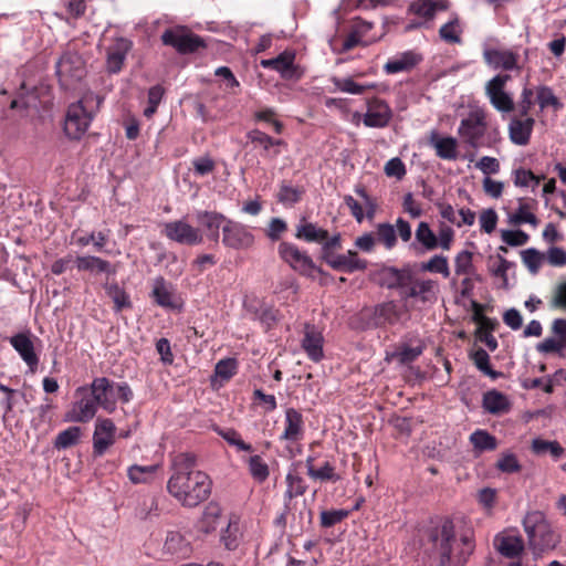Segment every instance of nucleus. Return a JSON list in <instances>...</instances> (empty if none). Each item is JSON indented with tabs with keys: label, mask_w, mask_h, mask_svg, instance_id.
Masks as SVG:
<instances>
[{
	"label": "nucleus",
	"mask_w": 566,
	"mask_h": 566,
	"mask_svg": "<svg viewBox=\"0 0 566 566\" xmlns=\"http://www.w3.org/2000/svg\"><path fill=\"white\" fill-rule=\"evenodd\" d=\"M429 539L440 566H464L475 547L471 533L467 532L458 537L450 520H444L440 526L432 528Z\"/></svg>",
	"instance_id": "nucleus-1"
},
{
	"label": "nucleus",
	"mask_w": 566,
	"mask_h": 566,
	"mask_svg": "<svg viewBox=\"0 0 566 566\" xmlns=\"http://www.w3.org/2000/svg\"><path fill=\"white\" fill-rule=\"evenodd\" d=\"M168 492L184 506L195 507L211 493V480L202 472H175L167 484Z\"/></svg>",
	"instance_id": "nucleus-2"
},
{
	"label": "nucleus",
	"mask_w": 566,
	"mask_h": 566,
	"mask_svg": "<svg viewBox=\"0 0 566 566\" xmlns=\"http://www.w3.org/2000/svg\"><path fill=\"white\" fill-rule=\"evenodd\" d=\"M101 102L98 95L90 93L67 107L63 129L69 139L80 140L85 135Z\"/></svg>",
	"instance_id": "nucleus-3"
},
{
	"label": "nucleus",
	"mask_w": 566,
	"mask_h": 566,
	"mask_svg": "<svg viewBox=\"0 0 566 566\" xmlns=\"http://www.w3.org/2000/svg\"><path fill=\"white\" fill-rule=\"evenodd\" d=\"M522 524L527 536L528 547L536 558L543 552L554 549L557 546L559 536L553 531L543 512H527Z\"/></svg>",
	"instance_id": "nucleus-4"
},
{
	"label": "nucleus",
	"mask_w": 566,
	"mask_h": 566,
	"mask_svg": "<svg viewBox=\"0 0 566 566\" xmlns=\"http://www.w3.org/2000/svg\"><path fill=\"white\" fill-rule=\"evenodd\" d=\"M401 313L396 301H386L374 306L363 307L350 317L349 326L357 331L392 326L400 321Z\"/></svg>",
	"instance_id": "nucleus-5"
},
{
	"label": "nucleus",
	"mask_w": 566,
	"mask_h": 566,
	"mask_svg": "<svg viewBox=\"0 0 566 566\" xmlns=\"http://www.w3.org/2000/svg\"><path fill=\"white\" fill-rule=\"evenodd\" d=\"M56 75L62 87H74L86 75L85 61L75 50L67 46L56 62Z\"/></svg>",
	"instance_id": "nucleus-6"
},
{
	"label": "nucleus",
	"mask_w": 566,
	"mask_h": 566,
	"mask_svg": "<svg viewBox=\"0 0 566 566\" xmlns=\"http://www.w3.org/2000/svg\"><path fill=\"white\" fill-rule=\"evenodd\" d=\"M161 42L174 48L180 54H190L207 46L205 40L192 33L186 27H177L165 30Z\"/></svg>",
	"instance_id": "nucleus-7"
},
{
	"label": "nucleus",
	"mask_w": 566,
	"mask_h": 566,
	"mask_svg": "<svg viewBox=\"0 0 566 566\" xmlns=\"http://www.w3.org/2000/svg\"><path fill=\"white\" fill-rule=\"evenodd\" d=\"M277 253L285 263L302 275L313 277L314 273H322L312 258L294 243L281 242L277 247Z\"/></svg>",
	"instance_id": "nucleus-8"
},
{
	"label": "nucleus",
	"mask_w": 566,
	"mask_h": 566,
	"mask_svg": "<svg viewBox=\"0 0 566 566\" xmlns=\"http://www.w3.org/2000/svg\"><path fill=\"white\" fill-rule=\"evenodd\" d=\"M488 128L486 116L483 111H472L463 118L458 128L462 142L472 148L482 146V138Z\"/></svg>",
	"instance_id": "nucleus-9"
},
{
	"label": "nucleus",
	"mask_w": 566,
	"mask_h": 566,
	"mask_svg": "<svg viewBox=\"0 0 566 566\" xmlns=\"http://www.w3.org/2000/svg\"><path fill=\"white\" fill-rule=\"evenodd\" d=\"M254 234L241 222L229 219L222 227V244L233 250H248L253 247Z\"/></svg>",
	"instance_id": "nucleus-10"
},
{
	"label": "nucleus",
	"mask_w": 566,
	"mask_h": 566,
	"mask_svg": "<svg viewBox=\"0 0 566 566\" xmlns=\"http://www.w3.org/2000/svg\"><path fill=\"white\" fill-rule=\"evenodd\" d=\"M483 60L493 70L520 73L524 67V63H520L518 52L511 49L486 48L483 51Z\"/></svg>",
	"instance_id": "nucleus-11"
},
{
	"label": "nucleus",
	"mask_w": 566,
	"mask_h": 566,
	"mask_svg": "<svg viewBox=\"0 0 566 566\" xmlns=\"http://www.w3.org/2000/svg\"><path fill=\"white\" fill-rule=\"evenodd\" d=\"M163 234L171 241L186 245H197L203 241L200 230L185 220L166 222L164 224Z\"/></svg>",
	"instance_id": "nucleus-12"
},
{
	"label": "nucleus",
	"mask_w": 566,
	"mask_h": 566,
	"mask_svg": "<svg viewBox=\"0 0 566 566\" xmlns=\"http://www.w3.org/2000/svg\"><path fill=\"white\" fill-rule=\"evenodd\" d=\"M411 265L407 264L401 269L395 266H382L376 273V281L381 287L399 290L403 295L406 286L411 282Z\"/></svg>",
	"instance_id": "nucleus-13"
},
{
	"label": "nucleus",
	"mask_w": 566,
	"mask_h": 566,
	"mask_svg": "<svg viewBox=\"0 0 566 566\" xmlns=\"http://www.w3.org/2000/svg\"><path fill=\"white\" fill-rule=\"evenodd\" d=\"M245 310L253 321H258L265 332L274 328L281 321V312L272 304L264 301L252 300L245 303Z\"/></svg>",
	"instance_id": "nucleus-14"
},
{
	"label": "nucleus",
	"mask_w": 566,
	"mask_h": 566,
	"mask_svg": "<svg viewBox=\"0 0 566 566\" xmlns=\"http://www.w3.org/2000/svg\"><path fill=\"white\" fill-rule=\"evenodd\" d=\"M133 49V42L124 36L115 38L106 48L105 69L109 74L119 73L126 61V56Z\"/></svg>",
	"instance_id": "nucleus-15"
},
{
	"label": "nucleus",
	"mask_w": 566,
	"mask_h": 566,
	"mask_svg": "<svg viewBox=\"0 0 566 566\" xmlns=\"http://www.w3.org/2000/svg\"><path fill=\"white\" fill-rule=\"evenodd\" d=\"M247 138L255 149L260 150V156L265 159H275L281 154L280 147L286 146L283 139L273 138L258 128L249 130Z\"/></svg>",
	"instance_id": "nucleus-16"
},
{
	"label": "nucleus",
	"mask_w": 566,
	"mask_h": 566,
	"mask_svg": "<svg viewBox=\"0 0 566 566\" xmlns=\"http://www.w3.org/2000/svg\"><path fill=\"white\" fill-rule=\"evenodd\" d=\"M96 391H91L80 400L72 403L70 409L64 413V422H87L96 413L98 407V397H95Z\"/></svg>",
	"instance_id": "nucleus-17"
},
{
	"label": "nucleus",
	"mask_w": 566,
	"mask_h": 566,
	"mask_svg": "<svg viewBox=\"0 0 566 566\" xmlns=\"http://www.w3.org/2000/svg\"><path fill=\"white\" fill-rule=\"evenodd\" d=\"M411 282L406 286L402 298H416L422 303L436 300L438 283L434 280H420L411 269Z\"/></svg>",
	"instance_id": "nucleus-18"
},
{
	"label": "nucleus",
	"mask_w": 566,
	"mask_h": 566,
	"mask_svg": "<svg viewBox=\"0 0 566 566\" xmlns=\"http://www.w3.org/2000/svg\"><path fill=\"white\" fill-rule=\"evenodd\" d=\"M391 118L392 111L384 99L375 97L367 102V112L363 118L365 126L384 128L389 125Z\"/></svg>",
	"instance_id": "nucleus-19"
},
{
	"label": "nucleus",
	"mask_w": 566,
	"mask_h": 566,
	"mask_svg": "<svg viewBox=\"0 0 566 566\" xmlns=\"http://www.w3.org/2000/svg\"><path fill=\"white\" fill-rule=\"evenodd\" d=\"M191 552V543L184 533L177 530L166 533L161 547V555L164 557L188 558Z\"/></svg>",
	"instance_id": "nucleus-20"
},
{
	"label": "nucleus",
	"mask_w": 566,
	"mask_h": 566,
	"mask_svg": "<svg viewBox=\"0 0 566 566\" xmlns=\"http://www.w3.org/2000/svg\"><path fill=\"white\" fill-rule=\"evenodd\" d=\"M32 338V333L25 331L11 336L9 342L30 370L35 371L39 366V356L35 353Z\"/></svg>",
	"instance_id": "nucleus-21"
},
{
	"label": "nucleus",
	"mask_w": 566,
	"mask_h": 566,
	"mask_svg": "<svg viewBox=\"0 0 566 566\" xmlns=\"http://www.w3.org/2000/svg\"><path fill=\"white\" fill-rule=\"evenodd\" d=\"M304 336L301 345L307 357L317 363L324 357L323 345L324 337L322 331L312 323L304 324Z\"/></svg>",
	"instance_id": "nucleus-22"
},
{
	"label": "nucleus",
	"mask_w": 566,
	"mask_h": 566,
	"mask_svg": "<svg viewBox=\"0 0 566 566\" xmlns=\"http://www.w3.org/2000/svg\"><path fill=\"white\" fill-rule=\"evenodd\" d=\"M426 345L421 339H410L398 343L392 352L387 353V359L400 365H409L423 353Z\"/></svg>",
	"instance_id": "nucleus-23"
},
{
	"label": "nucleus",
	"mask_w": 566,
	"mask_h": 566,
	"mask_svg": "<svg viewBox=\"0 0 566 566\" xmlns=\"http://www.w3.org/2000/svg\"><path fill=\"white\" fill-rule=\"evenodd\" d=\"M116 428L112 420H97L93 433V453L96 457L103 455L115 442Z\"/></svg>",
	"instance_id": "nucleus-24"
},
{
	"label": "nucleus",
	"mask_w": 566,
	"mask_h": 566,
	"mask_svg": "<svg viewBox=\"0 0 566 566\" xmlns=\"http://www.w3.org/2000/svg\"><path fill=\"white\" fill-rule=\"evenodd\" d=\"M422 60V54L415 50L400 52L385 63L384 71L386 74L409 72L421 63Z\"/></svg>",
	"instance_id": "nucleus-25"
},
{
	"label": "nucleus",
	"mask_w": 566,
	"mask_h": 566,
	"mask_svg": "<svg viewBox=\"0 0 566 566\" xmlns=\"http://www.w3.org/2000/svg\"><path fill=\"white\" fill-rule=\"evenodd\" d=\"M535 119L533 117L514 116L509 124V136L513 144L526 146L530 143Z\"/></svg>",
	"instance_id": "nucleus-26"
},
{
	"label": "nucleus",
	"mask_w": 566,
	"mask_h": 566,
	"mask_svg": "<svg viewBox=\"0 0 566 566\" xmlns=\"http://www.w3.org/2000/svg\"><path fill=\"white\" fill-rule=\"evenodd\" d=\"M494 546L501 556L510 559H518L525 551L521 535L499 534L494 538Z\"/></svg>",
	"instance_id": "nucleus-27"
},
{
	"label": "nucleus",
	"mask_w": 566,
	"mask_h": 566,
	"mask_svg": "<svg viewBox=\"0 0 566 566\" xmlns=\"http://www.w3.org/2000/svg\"><path fill=\"white\" fill-rule=\"evenodd\" d=\"M295 54L291 51H284L276 57L262 60L261 66L279 72L283 78L291 80L296 76L294 65Z\"/></svg>",
	"instance_id": "nucleus-28"
},
{
	"label": "nucleus",
	"mask_w": 566,
	"mask_h": 566,
	"mask_svg": "<svg viewBox=\"0 0 566 566\" xmlns=\"http://www.w3.org/2000/svg\"><path fill=\"white\" fill-rule=\"evenodd\" d=\"M429 144L434 148L439 158L443 160H455L458 158V140L454 137H442L433 130L430 134Z\"/></svg>",
	"instance_id": "nucleus-29"
},
{
	"label": "nucleus",
	"mask_w": 566,
	"mask_h": 566,
	"mask_svg": "<svg viewBox=\"0 0 566 566\" xmlns=\"http://www.w3.org/2000/svg\"><path fill=\"white\" fill-rule=\"evenodd\" d=\"M332 269L346 273L364 271L367 269V261L359 259L356 251L348 250L344 254H337V258L332 261Z\"/></svg>",
	"instance_id": "nucleus-30"
},
{
	"label": "nucleus",
	"mask_w": 566,
	"mask_h": 566,
	"mask_svg": "<svg viewBox=\"0 0 566 566\" xmlns=\"http://www.w3.org/2000/svg\"><path fill=\"white\" fill-rule=\"evenodd\" d=\"M151 297L155 303L165 308H177L178 305L174 300V293L170 284L163 276L154 280Z\"/></svg>",
	"instance_id": "nucleus-31"
},
{
	"label": "nucleus",
	"mask_w": 566,
	"mask_h": 566,
	"mask_svg": "<svg viewBox=\"0 0 566 566\" xmlns=\"http://www.w3.org/2000/svg\"><path fill=\"white\" fill-rule=\"evenodd\" d=\"M229 220L226 216L216 211H199L197 212V221L209 231V237L213 240L219 238V230H222L226 221Z\"/></svg>",
	"instance_id": "nucleus-32"
},
{
	"label": "nucleus",
	"mask_w": 566,
	"mask_h": 566,
	"mask_svg": "<svg viewBox=\"0 0 566 566\" xmlns=\"http://www.w3.org/2000/svg\"><path fill=\"white\" fill-rule=\"evenodd\" d=\"M295 238L308 243H322L327 239V230L317 227L316 223L306 222L305 219H303L302 222L296 226Z\"/></svg>",
	"instance_id": "nucleus-33"
},
{
	"label": "nucleus",
	"mask_w": 566,
	"mask_h": 566,
	"mask_svg": "<svg viewBox=\"0 0 566 566\" xmlns=\"http://www.w3.org/2000/svg\"><path fill=\"white\" fill-rule=\"evenodd\" d=\"M286 427L281 436L282 440L297 441L303 432V418L302 415L293 409L289 408L285 412Z\"/></svg>",
	"instance_id": "nucleus-34"
},
{
	"label": "nucleus",
	"mask_w": 566,
	"mask_h": 566,
	"mask_svg": "<svg viewBox=\"0 0 566 566\" xmlns=\"http://www.w3.org/2000/svg\"><path fill=\"white\" fill-rule=\"evenodd\" d=\"M222 515V509L216 502H210L203 510L198 527L201 532L209 534L216 531L218 521Z\"/></svg>",
	"instance_id": "nucleus-35"
},
{
	"label": "nucleus",
	"mask_w": 566,
	"mask_h": 566,
	"mask_svg": "<svg viewBox=\"0 0 566 566\" xmlns=\"http://www.w3.org/2000/svg\"><path fill=\"white\" fill-rule=\"evenodd\" d=\"M483 407L488 412L499 415L509 411L510 401L501 391H485Z\"/></svg>",
	"instance_id": "nucleus-36"
},
{
	"label": "nucleus",
	"mask_w": 566,
	"mask_h": 566,
	"mask_svg": "<svg viewBox=\"0 0 566 566\" xmlns=\"http://www.w3.org/2000/svg\"><path fill=\"white\" fill-rule=\"evenodd\" d=\"M76 268L78 271H87L95 273H109L112 272V264L98 256L85 255L75 259Z\"/></svg>",
	"instance_id": "nucleus-37"
},
{
	"label": "nucleus",
	"mask_w": 566,
	"mask_h": 566,
	"mask_svg": "<svg viewBox=\"0 0 566 566\" xmlns=\"http://www.w3.org/2000/svg\"><path fill=\"white\" fill-rule=\"evenodd\" d=\"M304 193V187H294L283 181L280 185L276 199L280 203H282L285 207H293L294 205L298 203L302 200Z\"/></svg>",
	"instance_id": "nucleus-38"
},
{
	"label": "nucleus",
	"mask_w": 566,
	"mask_h": 566,
	"mask_svg": "<svg viewBox=\"0 0 566 566\" xmlns=\"http://www.w3.org/2000/svg\"><path fill=\"white\" fill-rule=\"evenodd\" d=\"M238 371V361L235 358H226L217 363L214 368V378L219 386L231 379Z\"/></svg>",
	"instance_id": "nucleus-39"
},
{
	"label": "nucleus",
	"mask_w": 566,
	"mask_h": 566,
	"mask_svg": "<svg viewBox=\"0 0 566 566\" xmlns=\"http://www.w3.org/2000/svg\"><path fill=\"white\" fill-rule=\"evenodd\" d=\"M470 442L473 444L474 449L479 452L483 451H492L497 447V440L494 436L490 434L485 430H475L470 436Z\"/></svg>",
	"instance_id": "nucleus-40"
},
{
	"label": "nucleus",
	"mask_w": 566,
	"mask_h": 566,
	"mask_svg": "<svg viewBox=\"0 0 566 566\" xmlns=\"http://www.w3.org/2000/svg\"><path fill=\"white\" fill-rule=\"evenodd\" d=\"M81 434L82 430L80 427H69L56 436L54 440V448L57 450L71 448L78 443Z\"/></svg>",
	"instance_id": "nucleus-41"
},
{
	"label": "nucleus",
	"mask_w": 566,
	"mask_h": 566,
	"mask_svg": "<svg viewBox=\"0 0 566 566\" xmlns=\"http://www.w3.org/2000/svg\"><path fill=\"white\" fill-rule=\"evenodd\" d=\"M438 9L444 7L432 0H416L410 4L409 11L428 21L433 19Z\"/></svg>",
	"instance_id": "nucleus-42"
},
{
	"label": "nucleus",
	"mask_w": 566,
	"mask_h": 566,
	"mask_svg": "<svg viewBox=\"0 0 566 566\" xmlns=\"http://www.w3.org/2000/svg\"><path fill=\"white\" fill-rule=\"evenodd\" d=\"M420 270L423 272L440 273L446 279L450 276L448 258L442 254H436L429 261L422 262Z\"/></svg>",
	"instance_id": "nucleus-43"
},
{
	"label": "nucleus",
	"mask_w": 566,
	"mask_h": 566,
	"mask_svg": "<svg viewBox=\"0 0 566 566\" xmlns=\"http://www.w3.org/2000/svg\"><path fill=\"white\" fill-rule=\"evenodd\" d=\"M416 240L428 251H432L438 248V237L427 222H420L418 224L416 230Z\"/></svg>",
	"instance_id": "nucleus-44"
},
{
	"label": "nucleus",
	"mask_w": 566,
	"mask_h": 566,
	"mask_svg": "<svg viewBox=\"0 0 566 566\" xmlns=\"http://www.w3.org/2000/svg\"><path fill=\"white\" fill-rule=\"evenodd\" d=\"M377 241L382 243L387 250H391L397 244L396 229L390 223H379L376 228Z\"/></svg>",
	"instance_id": "nucleus-45"
},
{
	"label": "nucleus",
	"mask_w": 566,
	"mask_h": 566,
	"mask_svg": "<svg viewBox=\"0 0 566 566\" xmlns=\"http://www.w3.org/2000/svg\"><path fill=\"white\" fill-rule=\"evenodd\" d=\"M461 32L462 30L460 28V21L458 18H454L453 20L441 25L439 35L444 42L455 44L461 42Z\"/></svg>",
	"instance_id": "nucleus-46"
},
{
	"label": "nucleus",
	"mask_w": 566,
	"mask_h": 566,
	"mask_svg": "<svg viewBox=\"0 0 566 566\" xmlns=\"http://www.w3.org/2000/svg\"><path fill=\"white\" fill-rule=\"evenodd\" d=\"M532 450L537 454L549 452L555 459H559L564 454V448L557 441L542 439H534L532 441Z\"/></svg>",
	"instance_id": "nucleus-47"
},
{
	"label": "nucleus",
	"mask_w": 566,
	"mask_h": 566,
	"mask_svg": "<svg viewBox=\"0 0 566 566\" xmlns=\"http://www.w3.org/2000/svg\"><path fill=\"white\" fill-rule=\"evenodd\" d=\"M255 122L268 123L273 127L274 133L282 134L284 130V124L276 118V112L273 108L266 107L256 111L253 114Z\"/></svg>",
	"instance_id": "nucleus-48"
},
{
	"label": "nucleus",
	"mask_w": 566,
	"mask_h": 566,
	"mask_svg": "<svg viewBox=\"0 0 566 566\" xmlns=\"http://www.w3.org/2000/svg\"><path fill=\"white\" fill-rule=\"evenodd\" d=\"M158 465H132L128 469V478L133 483H145L148 482L149 479L157 471Z\"/></svg>",
	"instance_id": "nucleus-49"
},
{
	"label": "nucleus",
	"mask_w": 566,
	"mask_h": 566,
	"mask_svg": "<svg viewBox=\"0 0 566 566\" xmlns=\"http://www.w3.org/2000/svg\"><path fill=\"white\" fill-rule=\"evenodd\" d=\"M520 206L517 211L512 217V222L514 224L530 223L533 226L537 224V218L530 210L533 208L530 202H526L524 199H520Z\"/></svg>",
	"instance_id": "nucleus-50"
},
{
	"label": "nucleus",
	"mask_w": 566,
	"mask_h": 566,
	"mask_svg": "<svg viewBox=\"0 0 566 566\" xmlns=\"http://www.w3.org/2000/svg\"><path fill=\"white\" fill-rule=\"evenodd\" d=\"M287 489L285 492V499L291 501L294 496H301L306 492L307 485L304 480L296 475L289 473L286 475Z\"/></svg>",
	"instance_id": "nucleus-51"
},
{
	"label": "nucleus",
	"mask_w": 566,
	"mask_h": 566,
	"mask_svg": "<svg viewBox=\"0 0 566 566\" xmlns=\"http://www.w3.org/2000/svg\"><path fill=\"white\" fill-rule=\"evenodd\" d=\"M473 306L475 307V313L473 315L474 322L478 323V329L475 334L481 333H492L495 331V328L499 326V322L494 318H490L483 314H481V306L478 303H474Z\"/></svg>",
	"instance_id": "nucleus-52"
},
{
	"label": "nucleus",
	"mask_w": 566,
	"mask_h": 566,
	"mask_svg": "<svg viewBox=\"0 0 566 566\" xmlns=\"http://www.w3.org/2000/svg\"><path fill=\"white\" fill-rule=\"evenodd\" d=\"M473 253L463 250L459 252L454 259V268H455V274L457 275H468L471 274L473 271Z\"/></svg>",
	"instance_id": "nucleus-53"
},
{
	"label": "nucleus",
	"mask_w": 566,
	"mask_h": 566,
	"mask_svg": "<svg viewBox=\"0 0 566 566\" xmlns=\"http://www.w3.org/2000/svg\"><path fill=\"white\" fill-rule=\"evenodd\" d=\"M537 103L541 109H545L549 106L554 108H559L562 106L553 90L545 85L537 87Z\"/></svg>",
	"instance_id": "nucleus-54"
},
{
	"label": "nucleus",
	"mask_w": 566,
	"mask_h": 566,
	"mask_svg": "<svg viewBox=\"0 0 566 566\" xmlns=\"http://www.w3.org/2000/svg\"><path fill=\"white\" fill-rule=\"evenodd\" d=\"M175 472L191 473L198 472L195 470L196 455L192 453H179L172 460Z\"/></svg>",
	"instance_id": "nucleus-55"
},
{
	"label": "nucleus",
	"mask_w": 566,
	"mask_h": 566,
	"mask_svg": "<svg viewBox=\"0 0 566 566\" xmlns=\"http://www.w3.org/2000/svg\"><path fill=\"white\" fill-rule=\"evenodd\" d=\"M108 295L114 302V311L120 312L124 308L132 307V302L128 294L118 285H112L108 289Z\"/></svg>",
	"instance_id": "nucleus-56"
},
{
	"label": "nucleus",
	"mask_w": 566,
	"mask_h": 566,
	"mask_svg": "<svg viewBox=\"0 0 566 566\" xmlns=\"http://www.w3.org/2000/svg\"><path fill=\"white\" fill-rule=\"evenodd\" d=\"M522 260L523 263L527 266L530 272L536 274L542 266V262L544 260V254L537 251L534 248L526 249L522 251Z\"/></svg>",
	"instance_id": "nucleus-57"
},
{
	"label": "nucleus",
	"mask_w": 566,
	"mask_h": 566,
	"mask_svg": "<svg viewBox=\"0 0 566 566\" xmlns=\"http://www.w3.org/2000/svg\"><path fill=\"white\" fill-rule=\"evenodd\" d=\"M510 74L500 73L496 74L493 78H491L485 84V94L490 98L491 96H494L499 93L505 92V85L509 81H511Z\"/></svg>",
	"instance_id": "nucleus-58"
},
{
	"label": "nucleus",
	"mask_w": 566,
	"mask_h": 566,
	"mask_svg": "<svg viewBox=\"0 0 566 566\" xmlns=\"http://www.w3.org/2000/svg\"><path fill=\"white\" fill-rule=\"evenodd\" d=\"M502 241L511 247H522L530 240V235L523 230H502Z\"/></svg>",
	"instance_id": "nucleus-59"
},
{
	"label": "nucleus",
	"mask_w": 566,
	"mask_h": 566,
	"mask_svg": "<svg viewBox=\"0 0 566 566\" xmlns=\"http://www.w3.org/2000/svg\"><path fill=\"white\" fill-rule=\"evenodd\" d=\"M496 469L504 473H514L521 471V464L515 454L503 453L495 464Z\"/></svg>",
	"instance_id": "nucleus-60"
},
{
	"label": "nucleus",
	"mask_w": 566,
	"mask_h": 566,
	"mask_svg": "<svg viewBox=\"0 0 566 566\" xmlns=\"http://www.w3.org/2000/svg\"><path fill=\"white\" fill-rule=\"evenodd\" d=\"M310 478L318 481H338L340 476L335 473L334 467L329 462H325L322 468H310Z\"/></svg>",
	"instance_id": "nucleus-61"
},
{
	"label": "nucleus",
	"mask_w": 566,
	"mask_h": 566,
	"mask_svg": "<svg viewBox=\"0 0 566 566\" xmlns=\"http://www.w3.org/2000/svg\"><path fill=\"white\" fill-rule=\"evenodd\" d=\"M249 469L251 475L259 482H263L269 476V468L264 463L260 455H253L249 461Z\"/></svg>",
	"instance_id": "nucleus-62"
},
{
	"label": "nucleus",
	"mask_w": 566,
	"mask_h": 566,
	"mask_svg": "<svg viewBox=\"0 0 566 566\" xmlns=\"http://www.w3.org/2000/svg\"><path fill=\"white\" fill-rule=\"evenodd\" d=\"M472 359L475 366L486 375H490L492 378H496L497 373H495L490 366V357L489 354L483 349L479 348L472 354Z\"/></svg>",
	"instance_id": "nucleus-63"
},
{
	"label": "nucleus",
	"mask_w": 566,
	"mask_h": 566,
	"mask_svg": "<svg viewBox=\"0 0 566 566\" xmlns=\"http://www.w3.org/2000/svg\"><path fill=\"white\" fill-rule=\"evenodd\" d=\"M489 99L493 107L499 112L510 113L515 108L513 98L506 92L491 96Z\"/></svg>",
	"instance_id": "nucleus-64"
}]
</instances>
